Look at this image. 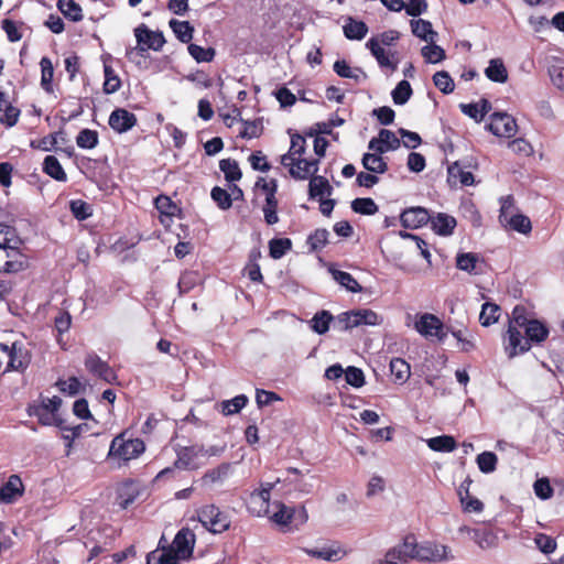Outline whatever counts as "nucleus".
<instances>
[{"instance_id":"nucleus-10","label":"nucleus","mask_w":564,"mask_h":564,"mask_svg":"<svg viewBox=\"0 0 564 564\" xmlns=\"http://www.w3.org/2000/svg\"><path fill=\"white\" fill-rule=\"evenodd\" d=\"M137 122L138 120L135 115L124 108L115 109L110 113L108 120L110 128L118 133H124L131 130L137 124Z\"/></svg>"},{"instance_id":"nucleus-9","label":"nucleus","mask_w":564,"mask_h":564,"mask_svg":"<svg viewBox=\"0 0 564 564\" xmlns=\"http://www.w3.org/2000/svg\"><path fill=\"white\" fill-rule=\"evenodd\" d=\"M400 139L395 133L388 129H381L377 138H372L368 143V149L377 153H386L399 149Z\"/></svg>"},{"instance_id":"nucleus-24","label":"nucleus","mask_w":564,"mask_h":564,"mask_svg":"<svg viewBox=\"0 0 564 564\" xmlns=\"http://www.w3.org/2000/svg\"><path fill=\"white\" fill-rule=\"evenodd\" d=\"M249 402V399L246 394H238L230 400H224L217 404V409L225 416L234 415L239 413Z\"/></svg>"},{"instance_id":"nucleus-26","label":"nucleus","mask_w":564,"mask_h":564,"mask_svg":"<svg viewBox=\"0 0 564 564\" xmlns=\"http://www.w3.org/2000/svg\"><path fill=\"white\" fill-rule=\"evenodd\" d=\"M29 358L23 347L18 346L17 343L12 344L10 349V357L8 362V369L21 371L26 368Z\"/></svg>"},{"instance_id":"nucleus-32","label":"nucleus","mask_w":564,"mask_h":564,"mask_svg":"<svg viewBox=\"0 0 564 564\" xmlns=\"http://www.w3.org/2000/svg\"><path fill=\"white\" fill-rule=\"evenodd\" d=\"M390 371L397 383H405L411 375L410 365L402 358H393L390 361Z\"/></svg>"},{"instance_id":"nucleus-16","label":"nucleus","mask_w":564,"mask_h":564,"mask_svg":"<svg viewBox=\"0 0 564 564\" xmlns=\"http://www.w3.org/2000/svg\"><path fill=\"white\" fill-rule=\"evenodd\" d=\"M23 484L18 475H11L0 488V503H12L23 494Z\"/></svg>"},{"instance_id":"nucleus-20","label":"nucleus","mask_w":564,"mask_h":564,"mask_svg":"<svg viewBox=\"0 0 564 564\" xmlns=\"http://www.w3.org/2000/svg\"><path fill=\"white\" fill-rule=\"evenodd\" d=\"M303 551L312 557H316L328 562H337L347 554V552L341 550L340 547L330 546H324L322 549H303Z\"/></svg>"},{"instance_id":"nucleus-59","label":"nucleus","mask_w":564,"mask_h":564,"mask_svg":"<svg viewBox=\"0 0 564 564\" xmlns=\"http://www.w3.org/2000/svg\"><path fill=\"white\" fill-rule=\"evenodd\" d=\"M105 83H104V91L106 94H113L120 88V78L116 75L115 70L111 66L105 65Z\"/></svg>"},{"instance_id":"nucleus-40","label":"nucleus","mask_w":564,"mask_h":564,"mask_svg":"<svg viewBox=\"0 0 564 564\" xmlns=\"http://www.w3.org/2000/svg\"><path fill=\"white\" fill-rule=\"evenodd\" d=\"M333 321V315L328 311L317 312L310 321L311 328L318 335H323L329 329V324Z\"/></svg>"},{"instance_id":"nucleus-41","label":"nucleus","mask_w":564,"mask_h":564,"mask_svg":"<svg viewBox=\"0 0 564 564\" xmlns=\"http://www.w3.org/2000/svg\"><path fill=\"white\" fill-rule=\"evenodd\" d=\"M500 210H499V223L503 225L508 221V218H512L514 214H519L516 206L514 197L512 195L501 196L499 198Z\"/></svg>"},{"instance_id":"nucleus-35","label":"nucleus","mask_w":564,"mask_h":564,"mask_svg":"<svg viewBox=\"0 0 564 564\" xmlns=\"http://www.w3.org/2000/svg\"><path fill=\"white\" fill-rule=\"evenodd\" d=\"M426 444L432 451L441 453H451L456 448V441L451 435L431 437Z\"/></svg>"},{"instance_id":"nucleus-2","label":"nucleus","mask_w":564,"mask_h":564,"mask_svg":"<svg viewBox=\"0 0 564 564\" xmlns=\"http://www.w3.org/2000/svg\"><path fill=\"white\" fill-rule=\"evenodd\" d=\"M144 451V442L138 437H128V432L124 431L112 438L107 458L109 460H116L118 466H122L138 458Z\"/></svg>"},{"instance_id":"nucleus-15","label":"nucleus","mask_w":564,"mask_h":564,"mask_svg":"<svg viewBox=\"0 0 564 564\" xmlns=\"http://www.w3.org/2000/svg\"><path fill=\"white\" fill-rule=\"evenodd\" d=\"M204 453V447L198 445L185 446L177 449V458L174 463L175 467L181 469H189L197 467L196 458Z\"/></svg>"},{"instance_id":"nucleus-27","label":"nucleus","mask_w":564,"mask_h":564,"mask_svg":"<svg viewBox=\"0 0 564 564\" xmlns=\"http://www.w3.org/2000/svg\"><path fill=\"white\" fill-rule=\"evenodd\" d=\"M329 273L332 278L347 291L351 293L361 292L362 288L350 273L334 268H329Z\"/></svg>"},{"instance_id":"nucleus-46","label":"nucleus","mask_w":564,"mask_h":564,"mask_svg":"<svg viewBox=\"0 0 564 564\" xmlns=\"http://www.w3.org/2000/svg\"><path fill=\"white\" fill-rule=\"evenodd\" d=\"M335 73L343 78H350L359 82L360 77H366L360 68H351L346 61H336L334 63Z\"/></svg>"},{"instance_id":"nucleus-43","label":"nucleus","mask_w":564,"mask_h":564,"mask_svg":"<svg viewBox=\"0 0 564 564\" xmlns=\"http://www.w3.org/2000/svg\"><path fill=\"white\" fill-rule=\"evenodd\" d=\"M329 231L325 228H318L312 232L306 240L312 252L321 251L327 243L329 238Z\"/></svg>"},{"instance_id":"nucleus-45","label":"nucleus","mask_w":564,"mask_h":564,"mask_svg":"<svg viewBox=\"0 0 564 564\" xmlns=\"http://www.w3.org/2000/svg\"><path fill=\"white\" fill-rule=\"evenodd\" d=\"M219 169L225 174L228 182H237L241 178L242 173L236 160L224 159L219 162Z\"/></svg>"},{"instance_id":"nucleus-50","label":"nucleus","mask_w":564,"mask_h":564,"mask_svg":"<svg viewBox=\"0 0 564 564\" xmlns=\"http://www.w3.org/2000/svg\"><path fill=\"white\" fill-rule=\"evenodd\" d=\"M478 468L484 474H490L496 470L498 457L494 452H482L476 458Z\"/></svg>"},{"instance_id":"nucleus-30","label":"nucleus","mask_w":564,"mask_h":564,"mask_svg":"<svg viewBox=\"0 0 564 564\" xmlns=\"http://www.w3.org/2000/svg\"><path fill=\"white\" fill-rule=\"evenodd\" d=\"M57 9L73 22H79L84 18L82 7L75 0H58Z\"/></svg>"},{"instance_id":"nucleus-57","label":"nucleus","mask_w":564,"mask_h":564,"mask_svg":"<svg viewBox=\"0 0 564 564\" xmlns=\"http://www.w3.org/2000/svg\"><path fill=\"white\" fill-rule=\"evenodd\" d=\"M276 507L279 509L271 516V520L279 525H288L291 523L294 516V509L286 507L282 502H278Z\"/></svg>"},{"instance_id":"nucleus-14","label":"nucleus","mask_w":564,"mask_h":564,"mask_svg":"<svg viewBox=\"0 0 564 564\" xmlns=\"http://www.w3.org/2000/svg\"><path fill=\"white\" fill-rule=\"evenodd\" d=\"M85 366L89 372L105 380L106 382H112L116 379V375L107 362L100 359L99 356L91 352L85 358Z\"/></svg>"},{"instance_id":"nucleus-6","label":"nucleus","mask_w":564,"mask_h":564,"mask_svg":"<svg viewBox=\"0 0 564 564\" xmlns=\"http://www.w3.org/2000/svg\"><path fill=\"white\" fill-rule=\"evenodd\" d=\"M26 257L17 247H0V273H17L26 268Z\"/></svg>"},{"instance_id":"nucleus-38","label":"nucleus","mask_w":564,"mask_h":564,"mask_svg":"<svg viewBox=\"0 0 564 564\" xmlns=\"http://www.w3.org/2000/svg\"><path fill=\"white\" fill-rule=\"evenodd\" d=\"M500 310H501L500 306L495 303H490V302L484 303L481 306L480 314H479L480 324L484 327H488V326L497 323L499 319V316H500Z\"/></svg>"},{"instance_id":"nucleus-31","label":"nucleus","mask_w":564,"mask_h":564,"mask_svg":"<svg viewBox=\"0 0 564 564\" xmlns=\"http://www.w3.org/2000/svg\"><path fill=\"white\" fill-rule=\"evenodd\" d=\"M485 74L495 83L503 84L508 79L507 68L500 58L491 59L488 67L485 69Z\"/></svg>"},{"instance_id":"nucleus-21","label":"nucleus","mask_w":564,"mask_h":564,"mask_svg":"<svg viewBox=\"0 0 564 564\" xmlns=\"http://www.w3.org/2000/svg\"><path fill=\"white\" fill-rule=\"evenodd\" d=\"M410 24L411 31L416 37L427 43L435 42L437 33L433 30L432 23L430 21L423 19L411 20Z\"/></svg>"},{"instance_id":"nucleus-5","label":"nucleus","mask_w":564,"mask_h":564,"mask_svg":"<svg viewBox=\"0 0 564 564\" xmlns=\"http://www.w3.org/2000/svg\"><path fill=\"white\" fill-rule=\"evenodd\" d=\"M452 560H454V556L451 553V549L446 545L430 541L417 543L415 561L436 563Z\"/></svg>"},{"instance_id":"nucleus-1","label":"nucleus","mask_w":564,"mask_h":564,"mask_svg":"<svg viewBox=\"0 0 564 564\" xmlns=\"http://www.w3.org/2000/svg\"><path fill=\"white\" fill-rule=\"evenodd\" d=\"M523 329L525 335L511 327L503 337L505 351L510 359L529 351L532 344H540L549 336V328L538 319H531Z\"/></svg>"},{"instance_id":"nucleus-11","label":"nucleus","mask_w":564,"mask_h":564,"mask_svg":"<svg viewBox=\"0 0 564 564\" xmlns=\"http://www.w3.org/2000/svg\"><path fill=\"white\" fill-rule=\"evenodd\" d=\"M289 162H292V164L284 166L289 167L290 175L295 180H306L310 176H314L318 171V160L296 158L295 160H290Z\"/></svg>"},{"instance_id":"nucleus-58","label":"nucleus","mask_w":564,"mask_h":564,"mask_svg":"<svg viewBox=\"0 0 564 564\" xmlns=\"http://www.w3.org/2000/svg\"><path fill=\"white\" fill-rule=\"evenodd\" d=\"M278 199L275 198H265V203L262 207L264 221L267 225L272 226L279 223L278 216Z\"/></svg>"},{"instance_id":"nucleus-39","label":"nucleus","mask_w":564,"mask_h":564,"mask_svg":"<svg viewBox=\"0 0 564 564\" xmlns=\"http://www.w3.org/2000/svg\"><path fill=\"white\" fill-rule=\"evenodd\" d=\"M41 86L46 93L53 91L54 68L51 59L46 56L41 58Z\"/></svg>"},{"instance_id":"nucleus-36","label":"nucleus","mask_w":564,"mask_h":564,"mask_svg":"<svg viewBox=\"0 0 564 564\" xmlns=\"http://www.w3.org/2000/svg\"><path fill=\"white\" fill-rule=\"evenodd\" d=\"M366 46L367 48H369L373 57L377 59L380 67L390 68L392 70L397 69V63L390 61L386 51L380 45H378V43L375 40H368Z\"/></svg>"},{"instance_id":"nucleus-28","label":"nucleus","mask_w":564,"mask_h":564,"mask_svg":"<svg viewBox=\"0 0 564 564\" xmlns=\"http://www.w3.org/2000/svg\"><path fill=\"white\" fill-rule=\"evenodd\" d=\"M501 226L506 229L513 230L522 235H529L532 230L530 218L521 213L514 214L512 218H508V221Z\"/></svg>"},{"instance_id":"nucleus-44","label":"nucleus","mask_w":564,"mask_h":564,"mask_svg":"<svg viewBox=\"0 0 564 564\" xmlns=\"http://www.w3.org/2000/svg\"><path fill=\"white\" fill-rule=\"evenodd\" d=\"M21 243L22 241L15 235V230L13 228L0 223V247H6L8 249L17 247V249H20Z\"/></svg>"},{"instance_id":"nucleus-3","label":"nucleus","mask_w":564,"mask_h":564,"mask_svg":"<svg viewBox=\"0 0 564 564\" xmlns=\"http://www.w3.org/2000/svg\"><path fill=\"white\" fill-rule=\"evenodd\" d=\"M134 36L137 40V47L127 52V56L132 59L133 54L137 53L143 56L147 50L160 51L165 44V39L161 32L151 31L145 24H140L134 29Z\"/></svg>"},{"instance_id":"nucleus-55","label":"nucleus","mask_w":564,"mask_h":564,"mask_svg":"<svg viewBox=\"0 0 564 564\" xmlns=\"http://www.w3.org/2000/svg\"><path fill=\"white\" fill-rule=\"evenodd\" d=\"M187 48H188L189 55L197 63L212 62L215 56V50L212 47L205 48L203 46L192 43L188 45Z\"/></svg>"},{"instance_id":"nucleus-62","label":"nucleus","mask_w":564,"mask_h":564,"mask_svg":"<svg viewBox=\"0 0 564 564\" xmlns=\"http://www.w3.org/2000/svg\"><path fill=\"white\" fill-rule=\"evenodd\" d=\"M477 261H478V258L474 253H470V252L460 253L456 258V265L459 270L471 273L476 269Z\"/></svg>"},{"instance_id":"nucleus-13","label":"nucleus","mask_w":564,"mask_h":564,"mask_svg":"<svg viewBox=\"0 0 564 564\" xmlns=\"http://www.w3.org/2000/svg\"><path fill=\"white\" fill-rule=\"evenodd\" d=\"M431 219L427 209L423 207H410L405 209L401 216L400 221L404 228L415 229L426 225Z\"/></svg>"},{"instance_id":"nucleus-33","label":"nucleus","mask_w":564,"mask_h":564,"mask_svg":"<svg viewBox=\"0 0 564 564\" xmlns=\"http://www.w3.org/2000/svg\"><path fill=\"white\" fill-rule=\"evenodd\" d=\"M169 25L175 34L176 39L182 43H189L193 39L194 28L188 21L172 19L170 20Z\"/></svg>"},{"instance_id":"nucleus-42","label":"nucleus","mask_w":564,"mask_h":564,"mask_svg":"<svg viewBox=\"0 0 564 564\" xmlns=\"http://www.w3.org/2000/svg\"><path fill=\"white\" fill-rule=\"evenodd\" d=\"M58 135H63L62 130L31 141L30 147L45 152L57 151Z\"/></svg>"},{"instance_id":"nucleus-8","label":"nucleus","mask_w":564,"mask_h":564,"mask_svg":"<svg viewBox=\"0 0 564 564\" xmlns=\"http://www.w3.org/2000/svg\"><path fill=\"white\" fill-rule=\"evenodd\" d=\"M415 330L424 337H437L438 340H443L446 334L443 332L444 324L434 314L424 313L419 316V319L414 324Z\"/></svg>"},{"instance_id":"nucleus-61","label":"nucleus","mask_w":564,"mask_h":564,"mask_svg":"<svg viewBox=\"0 0 564 564\" xmlns=\"http://www.w3.org/2000/svg\"><path fill=\"white\" fill-rule=\"evenodd\" d=\"M358 326L369 325L376 326L382 322V318L372 310L361 308L356 310Z\"/></svg>"},{"instance_id":"nucleus-17","label":"nucleus","mask_w":564,"mask_h":564,"mask_svg":"<svg viewBox=\"0 0 564 564\" xmlns=\"http://www.w3.org/2000/svg\"><path fill=\"white\" fill-rule=\"evenodd\" d=\"M289 474H293L296 476L294 479L286 478L285 480L289 481V484L293 485L295 490L302 492V494H311L313 491L314 485L313 481L316 477L313 475H310V470L307 469L306 473H303L302 470L295 468V467H289L286 469Z\"/></svg>"},{"instance_id":"nucleus-19","label":"nucleus","mask_w":564,"mask_h":564,"mask_svg":"<svg viewBox=\"0 0 564 564\" xmlns=\"http://www.w3.org/2000/svg\"><path fill=\"white\" fill-rule=\"evenodd\" d=\"M306 149V141L304 137H302L300 133H294L291 135V147L288 151V153L283 154L281 156V164L288 165L292 164V162H289L290 160H295L296 158H302V155L305 153Z\"/></svg>"},{"instance_id":"nucleus-53","label":"nucleus","mask_w":564,"mask_h":564,"mask_svg":"<svg viewBox=\"0 0 564 564\" xmlns=\"http://www.w3.org/2000/svg\"><path fill=\"white\" fill-rule=\"evenodd\" d=\"M530 321L531 319L528 318V315H527V308L522 305H517V306H514V308L512 311V315L509 321L508 330H510L511 327H516L521 330L525 327V325H528V323Z\"/></svg>"},{"instance_id":"nucleus-7","label":"nucleus","mask_w":564,"mask_h":564,"mask_svg":"<svg viewBox=\"0 0 564 564\" xmlns=\"http://www.w3.org/2000/svg\"><path fill=\"white\" fill-rule=\"evenodd\" d=\"M488 129L491 133L500 138H512L518 131L516 119L506 112H494L490 116Z\"/></svg>"},{"instance_id":"nucleus-48","label":"nucleus","mask_w":564,"mask_h":564,"mask_svg":"<svg viewBox=\"0 0 564 564\" xmlns=\"http://www.w3.org/2000/svg\"><path fill=\"white\" fill-rule=\"evenodd\" d=\"M351 209L360 215H375L378 212V205L370 197L356 198L351 202Z\"/></svg>"},{"instance_id":"nucleus-23","label":"nucleus","mask_w":564,"mask_h":564,"mask_svg":"<svg viewBox=\"0 0 564 564\" xmlns=\"http://www.w3.org/2000/svg\"><path fill=\"white\" fill-rule=\"evenodd\" d=\"M382 153H365L361 159L362 166L375 174H383L388 171V164L381 156Z\"/></svg>"},{"instance_id":"nucleus-34","label":"nucleus","mask_w":564,"mask_h":564,"mask_svg":"<svg viewBox=\"0 0 564 564\" xmlns=\"http://www.w3.org/2000/svg\"><path fill=\"white\" fill-rule=\"evenodd\" d=\"M332 186L324 176L314 175L310 180L308 194L311 198L322 197L332 194Z\"/></svg>"},{"instance_id":"nucleus-56","label":"nucleus","mask_w":564,"mask_h":564,"mask_svg":"<svg viewBox=\"0 0 564 564\" xmlns=\"http://www.w3.org/2000/svg\"><path fill=\"white\" fill-rule=\"evenodd\" d=\"M434 85L444 94L453 93L455 84L451 75L445 72H436L433 76Z\"/></svg>"},{"instance_id":"nucleus-29","label":"nucleus","mask_w":564,"mask_h":564,"mask_svg":"<svg viewBox=\"0 0 564 564\" xmlns=\"http://www.w3.org/2000/svg\"><path fill=\"white\" fill-rule=\"evenodd\" d=\"M43 172L58 182H66L67 175L59 161L54 155H47L43 161Z\"/></svg>"},{"instance_id":"nucleus-63","label":"nucleus","mask_w":564,"mask_h":564,"mask_svg":"<svg viewBox=\"0 0 564 564\" xmlns=\"http://www.w3.org/2000/svg\"><path fill=\"white\" fill-rule=\"evenodd\" d=\"M534 542L536 547L545 554H550L556 549L555 539L544 533H538L534 538Z\"/></svg>"},{"instance_id":"nucleus-47","label":"nucleus","mask_w":564,"mask_h":564,"mask_svg":"<svg viewBox=\"0 0 564 564\" xmlns=\"http://www.w3.org/2000/svg\"><path fill=\"white\" fill-rule=\"evenodd\" d=\"M292 248V241L289 238H273L269 241L270 257L281 259Z\"/></svg>"},{"instance_id":"nucleus-18","label":"nucleus","mask_w":564,"mask_h":564,"mask_svg":"<svg viewBox=\"0 0 564 564\" xmlns=\"http://www.w3.org/2000/svg\"><path fill=\"white\" fill-rule=\"evenodd\" d=\"M448 182L456 185L459 183L462 186L473 185L475 182L471 172L466 171L459 162H455L447 169Z\"/></svg>"},{"instance_id":"nucleus-37","label":"nucleus","mask_w":564,"mask_h":564,"mask_svg":"<svg viewBox=\"0 0 564 564\" xmlns=\"http://www.w3.org/2000/svg\"><path fill=\"white\" fill-rule=\"evenodd\" d=\"M401 552V557L405 562L415 560L417 552V541L414 534H408L404 536L401 543L395 545Z\"/></svg>"},{"instance_id":"nucleus-4","label":"nucleus","mask_w":564,"mask_h":564,"mask_svg":"<svg viewBox=\"0 0 564 564\" xmlns=\"http://www.w3.org/2000/svg\"><path fill=\"white\" fill-rule=\"evenodd\" d=\"M198 521L212 533H221L229 529V517L215 505H207L197 510Z\"/></svg>"},{"instance_id":"nucleus-12","label":"nucleus","mask_w":564,"mask_h":564,"mask_svg":"<svg viewBox=\"0 0 564 564\" xmlns=\"http://www.w3.org/2000/svg\"><path fill=\"white\" fill-rule=\"evenodd\" d=\"M194 545L195 534L189 529L183 528L176 533L171 546L183 560H188L193 555Z\"/></svg>"},{"instance_id":"nucleus-60","label":"nucleus","mask_w":564,"mask_h":564,"mask_svg":"<svg viewBox=\"0 0 564 564\" xmlns=\"http://www.w3.org/2000/svg\"><path fill=\"white\" fill-rule=\"evenodd\" d=\"M210 196L217 206L223 210L229 209L232 205V198L230 194L219 186H215L212 189Z\"/></svg>"},{"instance_id":"nucleus-54","label":"nucleus","mask_w":564,"mask_h":564,"mask_svg":"<svg viewBox=\"0 0 564 564\" xmlns=\"http://www.w3.org/2000/svg\"><path fill=\"white\" fill-rule=\"evenodd\" d=\"M421 53L426 62L433 64L440 63L445 58V51L441 46L434 44V42L423 46Z\"/></svg>"},{"instance_id":"nucleus-52","label":"nucleus","mask_w":564,"mask_h":564,"mask_svg":"<svg viewBox=\"0 0 564 564\" xmlns=\"http://www.w3.org/2000/svg\"><path fill=\"white\" fill-rule=\"evenodd\" d=\"M76 143L80 149H94L98 144V132L90 129H83L76 137Z\"/></svg>"},{"instance_id":"nucleus-25","label":"nucleus","mask_w":564,"mask_h":564,"mask_svg":"<svg viewBox=\"0 0 564 564\" xmlns=\"http://www.w3.org/2000/svg\"><path fill=\"white\" fill-rule=\"evenodd\" d=\"M344 34L349 40H362L368 33V26L365 22L348 18L343 26Z\"/></svg>"},{"instance_id":"nucleus-49","label":"nucleus","mask_w":564,"mask_h":564,"mask_svg":"<svg viewBox=\"0 0 564 564\" xmlns=\"http://www.w3.org/2000/svg\"><path fill=\"white\" fill-rule=\"evenodd\" d=\"M28 413L31 416H36L42 425H53L57 417L52 411L45 410L44 406L37 404H30Z\"/></svg>"},{"instance_id":"nucleus-51","label":"nucleus","mask_w":564,"mask_h":564,"mask_svg":"<svg viewBox=\"0 0 564 564\" xmlns=\"http://www.w3.org/2000/svg\"><path fill=\"white\" fill-rule=\"evenodd\" d=\"M395 105H404L412 96V87L408 80H401L391 93Z\"/></svg>"},{"instance_id":"nucleus-64","label":"nucleus","mask_w":564,"mask_h":564,"mask_svg":"<svg viewBox=\"0 0 564 564\" xmlns=\"http://www.w3.org/2000/svg\"><path fill=\"white\" fill-rule=\"evenodd\" d=\"M346 382L354 388H360L365 384V375L361 369L356 367H348L345 370Z\"/></svg>"},{"instance_id":"nucleus-22","label":"nucleus","mask_w":564,"mask_h":564,"mask_svg":"<svg viewBox=\"0 0 564 564\" xmlns=\"http://www.w3.org/2000/svg\"><path fill=\"white\" fill-rule=\"evenodd\" d=\"M433 230L441 236L452 235L456 227V219L444 213H438L435 217L430 219Z\"/></svg>"}]
</instances>
